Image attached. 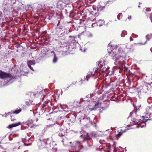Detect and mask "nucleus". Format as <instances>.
Masks as SVG:
<instances>
[{"mask_svg":"<svg viewBox=\"0 0 152 152\" xmlns=\"http://www.w3.org/2000/svg\"><path fill=\"white\" fill-rule=\"evenodd\" d=\"M107 50L109 53L111 54L113 59H115L116 61L121 57L120 54L123 51L122 48L118 47L116 48L114 45L112 46L109 45L108 47Z\"/></svg>","mask_w":152,"mask_h":152,"instance_id":"f257e3e1","label":"nucleus"},{"mask_svg":"<svg viewBox=\"0 0 152 152\" xmlns=\"http://www.w3.org/2000/svg\"><path fill=\"white\" fill-rule=\"evenodd\" d=\"M10 77V75L7 73L2 72L0 70V78L2 79H5Z\"/></svg>","mask_w":152,"mask_h":152,"instance_id":"f03ea898","label":"nucleus"},{"mask_svg":"<svg viewBox=\"0 0 152 152\" xmlns=\"http://www.w3.org/2000/svg\"><path fill=\"white\" fill-rule=\"evenodd\" d=\"M48 143V140H45L43 141H40L39 142V144H41V146H40L39 147L40 148L46 147V146Z\"/></svg>","mask_w":152,"mask_h":152,"instance_id":"7ed1b4c3","label":"nucleus"},{"mask_svg":"<svg viewBox=\"0 0 152 152\" xmlns=\"http://www.w3.org/2000/svg\"><path fill=\"white\" fill-rule=\"evenodd\" d=\"M90 13L94 16H97L99 15L98 10L96 8H94L90 12Z\"/></svg>","mask_w":152,"mask_h":152,"instance_id":"20e7f679","label":"nucleus"},{"mask_svg":"<svg viewBox=\"0 0 152 152\" xmlns=\"http://www.w3.org/2000/svg\"><path fill=\"white\" fill-rule=\"evenodd\" d=\"M35 64V61H29L28 62L27 64L30 68L31 69L33 70V68L31 66V65H34Z\"/></svg>","mask_w":152,"mask_h":152,"instance_id":"39448f33","label":"nucleus"},{"mask_svg":"<svg viewBox=\"0 0 152 152\" xmlns=\"http://www.w3.org/2000/svg\"><path fill=\"white\" fill-rule=\"evenodd\" d=\"M104 23V21L102 20H99L97 22V23H94L92 24V26L94 27L93 26L95 24H97L98 26H101Z\"/></svg>","mask_w":152,"mask_h":152,"instance_id":"423d86ee","label":"nucleus"},{"mask_svg":"<svg viewBox=\"0 0 152 152\" xmlns=\"http://www.w3.org/2000/svg\"><path fill=\"white\" fill-rule=\"evenodd\" d=\"M20 124V122H18L16 124H13L11 125H10L8 126L9 128H11L14 127H16L17 126L19 125Z\"/></svg>","mask_w":152,"mask_h":152,"instance_id":"0eeeda50","label":"nucleus"},{"mask_svg":"<svg viewBox=\"0 0 152 152\" xmlns=\"http://www.w3.org/2000/svg\"><path fill=\"white\" fill-rule=\"evenodd\" d=\"M105 63H104L102 61H99L97 63V64L98 65H99V67L100 68H102L103 67V65H104Z\"/></svg>","mask_w":152,"mask_h":152,"instance_id":"6e6552de","label":"nucleus"},{"mask_svg":"<svg viewBox=\"0 0 152 152\" xmlns=\"http://www.w3.org/2000/svg\"><path fill=\"white\" fill-rule=\"evenodd\" d=\"M127 34V32L126 31H122L121 34V37H124Z\"/></svg>","mask_w":152,"mask_h":152,"instance_id":"1a4fd4ad","label":"nucleus"},{"mask_svg":"<svg viewBox=\"0 0 152 152\" xmlns=\"http://www.w3.org/2000/svg\"><path fill=\"white\" fill-rule=\"evenodd\" d=\"M54 59H53V62L55 63L56 62V61H57V58L56 57L55 53H54Z\"/></svg>","mask_w":152,"mask_h":152,"instance_id":"9d476101","label":"nucleus"},{"mask_svg":"<svg viewBox=\"0 0 152 152\" xmlns=\"http://www.w3.org/2000/svg\"><path fill=\"white\" fill-rule=\"evenodd\" d=\"M21 110H16L14 112V113L18 114L20 112Z\"/></svg>","mask_w":152,"mask_h":152,"instance_id":"9b49d317","label":"nucleus"},{"mask_svg":"<svg viewBox=\"0 0 152 152\" xmlns=\"http://www.w3.org/2000/svg\"><path fill=\"white\" fill-rule=\"evenodd\" d=\"M122 14L121 13H119L118 15L117 16V18L118 20L120 19V17H122Z\"/></svg>","mask_w":152,"mask_h":152,"instance_id":"f8f14e48","label":"nucleus"},{"mask_svg":"<svg viewBox=\"0 0 152 152\" xmlns=\"http://www.w3.org/2000/svg\"><path fill=\"white\" fill-rule=\"evenodd\" d=\"M16 0H10L11 3L14 4L16 3Z\"/></svg>","mask_w":152,"mask_h":152,"instance_id":"ddd939ff","label":"nucleus"},{"mask_svg":"<svg viewBox=\"0 0 152 152\" xmlns=\"http://www.w3.org/2000/svg\"><path fill=\"white\" fill-rule=\"evenodd\" d=\"M109 68V67H107L105 69L104 68L103 70V72L106 71L107 70H108Z\"/></svg>","mask_w":152,"mask_h":152,"instance_id":"4468645a","label":"nucleus"},{"mask_svg":"<svg viewBox=\"0 0 152 152\" xmlns=\"http://www.w3.org/2000/svg\"><path fill=\"white\" fill-rule=\"evenodd\" d=\"M101 104L99 103V102L97 103L95 105V106L96 107H97L99 106V105H100Z\"/></svg>","mask_w":152,"mask_h":152,"instance_id":"2eb2a0df","label":"nucleus"},{"mask_svg":"<svg viewBox=\"0 0 152 152\" xmlns=\"http://www.w3.org/2000/svg\"><path fill=\"white\" fill-rule=\"evenodd\" d=\"M122 133H121V132H120L117 135V136L118 137H120L121 135H122Z\"/></svg>","mask_w":152,"mask_h":152,"instance_id":"dca6fc26","label":"nucleus"},{"mask_svg":"<svg viewBox=\"0 0 152 152\" xmlns=\"http://www.w3.org/2000/svg\"><path fill=\"white\" fill-rule=\"evenodd\" d=\"M89 75H91L92 76H94V74H92L91 72H89Z\"/></svg>","mask_w":152,"mask_h":152,"instance_id":"f3484780","label":"nucleus"},{"mask_svg":"<svg viewBox=\"0 0 152 152\" xmlns=\"http://www.w3.org/2000/svg\"><path fill=\"white\" fill-rule=\"evenodd\" d=\"M11 120L12 121H14L15 120V118L12 119V118L11 117Z\"/></svg>","mask_w":152,"mask_h":152,"instance_id":"a211bd4d","label":"nucleus"},{"mask_svg":"<svg viewBox=\"0 0 152 152\" xmlns=\"http://www.w3.org/2000/svg\"><path fill=\"white\" fill-rule=\"evenodd\" d=\"M128 19L129 20H130V19H131V16H128Z\"/></svg>","mask_w":152,"mask_h":152,"instance_id":"6ab92c4d","label":"nucleus"},{"mask_svg":"<svg viewBox=\"0 0 152 152\" xmlns=\"http://www.w3.org/2000/svg\"><path fill=\"white\" fill-rule=\"evenodd\" d=\"M150 18L151 20H152V13H151L150 15Z\"/></svg>","mask_w":152,"mask_h":152,"instance_id":"aec40b11","label":"nucleus"},{"mask_svg":"<svg viewBox=\"0 0 152 152\" xmlns=\"http://www.w3.org/2000/svg\"><path fill=\"white\" fill-rule=\"evenodd\" d=\"M130 41H132L133 40L132 38V37H130Z\"/></svg>","mask_w":152,"mask_h":152,"instance_id":"412c9836","label":"nucleus"},{"mask_svg":"<svg viewBox=\"0 0 152 152\" xmlns=\"http://www.w3.org/2000/svg\"><path fill=\"white\" fill-rule=\"evenodd\" d=\"M71 147L73 149V150H74V148H75H75H72V146H71Z\"/></svg>","mask_w":152,"mask_h":152,"instance_id":"4be33fe9","label":"nucleus"},{"mask_svg":"<svg viewBox=\"0 0 152 152\" xmlns=\"http://www.w3.org/2000/svg\"><path fill=\"white\" fill-rule=\"evenodd\" d=\"M124 65L123 64H122V65H121V67H123V66H124Z\"/></svg>","mask_w":152,"mask_h":152,"instance_id":"5701e85b","label":"nucleus"},{"mask_svg":"<svg viewBox=\"0 0 152 152\" xmlns=\"http://www.w3.org/2000/svg\"><path fill=\"white\" fill-rule=\"evenodd\" d=\"M151 51H152V48H151Z\"/></svg>","mask_w":152,"mask_h":152,"instance_id":"b1692460","label":"nucleus"},{"mask_svg":"<svg viewBox=\"0 0 152 152\" xmlns=\"http://www.w3.org/2000/svg\"><path fill=\"white\" fill-rule=\"evenodd\" d=\"M72 143V142H69L70 143Z\"/></svg>","mask_w":152,"mask_h":152,"instance_id":"393cba45","label":"nucleus"}]
</instances>
